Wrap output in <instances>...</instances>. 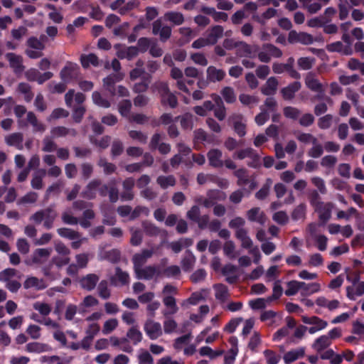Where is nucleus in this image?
Segmentation results:
<instances>
[{
    "mask_svg": "<svg viewBox=\"0 0 364 364\" xmlns=\"http://www.w3.org/2000/svg\"><path fill=\"white\" fill-rule=\"evenodd\" d=\"M305 353V347H299L298 348L292 349L284 355V361L286 364H290L299 358H304Z\"/></svg>",
    "mask_w": 364,
    "mask_h": 364,
    "instance_id": "obj_32",
    "label": "nucleus"
},
{
    "mask_svg": "<svg viewBox=\"0 0 364 364\" xmlns=\"http://www.w3.org/2000/svg\"><path fill=\"white\" fill-rule=\"evenodd\" d=\"M97 293L102 299H108L111 296V289L107 280H102L97 286Z\"/></svg>",
    "mask_w": 364,
    "mask_h": 364,
    "instance_id": "obj_62",
    "label": "nucleus"
},
{
    "mask_svg": "<svg viewBox=\"0 0 364 364\" xmlns=\"http://www.w3.org/2000/svg\"><path fill=\"white\" fill-rule=\"evenodd\" d=\"M57 232L60 237L72 240L79 239L81 237V234L79 232L68 228H58Z\"/></svg>",
    "mask_w": 364,
    "mask_h": 364,
    "instance_id": "obj_59",
    "label": "nucleus"
},
{
    "mask_svg": "<svg viewBox=\"0 0 364 364\" xmlns=\"http://www.w3.org/2000/svg\"><path fill=\"white\" fill-rule=\"evenodd\" d=\"M100 280V277L96 274H88L82 277L80 281L81 288L87 291H92Z\"/></svg>",
    "mask_w": 364,
    "mask_h": 364,
    "instance_id": "obj_27",
    "label": "nucleus"
},
{
    "mask_svg": "<svg viewBox=\"0 0 364 364\" xmlns=\"http://www.w3.org/2000/svg\"><path fill=\"white\" fill-rule=\"evenodd\" d=\"M46 174L45 170H40L33 175L31 181V186L33 189L41 190L43 187V177Z\"/></svg>",
    "mask_w": 364,
    "mask_h": 364,
    "instance_id": "obj_56",
    "label": "nucleus"
},
{
    "mask_svg": "<svg viewBox=\"0 0 364 364\" xmlns=\"http://www.w3.org/2000/svg\"><path fill=\"white\" fill-rule=\"evenodd\" d=\"M164 20L176 26H180L185 21L184 16L178 11H168L164 16Z\"/></svg>",
    "mask_w": 364,
    "mask_h": 364,
    "instance_id": "obj_42",
    "label": "nucleus"
},
{
    "mask_svg": "<svg viewBox=\"0 0 364 364\" xmlns=\"http://www.w3.org/2000/svg\"><path fill=\"white\" fill-rule=\"evenodd\" d=\"M4 141L9 146H14L18 150L23 149V134L21 132H13L5 136Z\"/></svg>",
    "mask_w": 364,
    "mask_h": 364,
    "instance_id": "obj_24",
    "label": "nucleus"
},
{
    "mask_svg": "<svg viewBox=\"0 0 364 364\" xmlns=\"http://www.w3.org/2000/svg\"><path fill=\"white\" fill-rule=\"evenodd\" d=\"M192 245L193 240L191 238H181L178 241L171 242L169 247L173 252L178 253L183 247H188Z\"/></svg>",
    "mask_w": 364,
    "mask_h": 364,
    "instance_id": "obj_45",
    "label": "nucleus"
},
{
    "mask_svg": "<svg viewBox=\"0 0 364 364\" xmlns=\"http://www.w3.org/2000/svg\"><path fill=\"white\" fill-rule=\"evenodd\" d=\"M80 61L82 66L84 68H87L90 65L97 66L99 65L98 57L94 53H90L88 55L82 54L80 58Z\"/></svg>",
    "mask_w": 364,
    "mask_h": 364,
    "instance_id": "obj_46",
    "label": "nucleus"
},
{
    "mask_svg": "<svg viewBox=\"0 0 364 364\" xmlns=\"http://www.w3.org/2000/svg\"><path fill=\"white\" fill-rule=\"evenodd\" d=\"M154 255L151 250L144 249L140 252L135 254L132 257L134 273L143 268L148 259L151 258Z\"/></svg>",
    "mask_w": 364,
    "mask_h": 364,
    "instance_id": "obj_14",
    "label": "nucleus"
},
{
    "mask_svg": "<svg viewBox=\"0 0 364 364\" xmlns=\"http://www.w3.org/2000/svg\"><path fill=\"white\" fill-rule=\"evenodd\" d=\"M272 183L273 181L272 178H266L262 188L255 193V198L260 200L265 199L269 195Z\"/></svg>",
    "mask_w": 364,
    "mask_h": 364,
    "instance_id": "obj_49",
    "label": "nucleus"
},
{
    "mask_svg": "<svg viewBox=\"0 0 364 364\" xmlns=\"http://www.w3.org/2000/svg\"><path fill=\"white\" fill-rule=\"evenodd\" d=\"M144 331L151 340H156L163 335L161 323L153 318H148L145 321Z\"/></svg>",
    "mask_w": 364,
    "mask_h": 364,
    "instance_id": "obj_10",
    "label": "nucleus"
},
{
    "mask_svg": "<svg viewBox=\"0 0 364 364\" xmlns=\"http://www.w3.org/2000/svg\"><path fill=\"white\" fill-rule=\"evenodd\" d=\"M307 205L304 203H301L296 205L291 213L293 220H304L306 218Z\"/></svg>",
    "mask_w": 364,
    "mask_h": 364,
    "instance_id": "obj_43",
    "label": "nucleus"
},
{
    "mask_svg": "<svg viewBox=\"0 0 364 364\" xmlns=\"http://www.w3.org/2000/svg\"><path fill=\"white\" fill-rule=\"evenodd\" d=\"M321 289V284L318 282L306 283L301 282V294L302 296H310L319 292Z\"/></svg>",
    "mask_w": 364,
    "mask_h": 364,
    "instance_id": "obj_36",
    "label": "nucleus"
},
{
    "mask_svg": "<svg viewBox=\"0 0 364 364\" xmlns=\"http://www.w3.org/2000/svg\"><path fill=\"white\" fill-rule=\"evenodd\" d=\"M206 293L207 291L205 289L193 292L188 299L183 301L182 305H196L199 302L204 301L205 299V294Z\"/></svg>",
    "mask_w": 364,
    "mask_h": 364,
    "instance_id": "obj_39",
    "label": "nucleus"
},
{
    "mask_svg": "<svg viewBox=\"0 0 364 364\" xmlns=\"http://www.w3.org/2000/svg\"><path fill=\"white\" fill-rule=\"evenodd\" d=\"M272 220L277 224L281 226H284L288 224L289 217L285 210H279L272 215Z\"/></svg>",
    "mask_w": 364,
    "mask_h": 364,
    "instance_id": "obj_63",
    "label": "nucleus"
},
{
    "mask_svg": "<svg viewBox=\"0 0 364 364\" xmlns=\"http://www.w3.org/2000/svg\"><path fill=\"white\" fill-rule=\"evenodd\" d=\"M58 217L57 211L53 207L41 209L30 217V220L36 225L43 223V227L50 230L53 227L54 222Z\"/></svg>",
    "mask_w": 364,
    "mask_h": 364,
    "instance_id": "obj_2",
    "label": "nucleus"
},
{
    "mask_svg": "<svg viewBox=\"0 0 364 364\" xmlns=\"http://www.w3.org/2000/svg\"><path fill=\"white\" fill-rule=\"evenodd\" d=\"M196 259L195 256L190 252L186 253L185 256L181 260V267L183 271L189 272L191 271L196 263Z\"/></svg>",
    "mask_w": 364,
    "mask_h": 364,
    "instance_id": "obj_57",
    "label": "nucleus"
},
{
    "mask_svg": "<svg viewBox=\"0 0 364 364\" xmlns=\"http://www.w3.org/2000/svg\"><path fill=\"white\" fill-rule=\"evenodd\" d=\"M334 205L331 202H323L314 208V211L318 213V218L323 223L327 222L331 218L332 210Z\"/></svg>",
    "mask_w": 364,
    "mask_h": 364,
    "instance_id": "obj_18",
    "label": "nucleus"
},
{
    "mask_svg": "<svg viewBox=\"0 0 364 364\" xmlns=\"http://www.w3.org/2000/svg\"><path fill=\"white\" fill-rule=\"evenodd\" d=\"M156 183L162 188L166 189L173 187L176 183V179L173 175L159 176L156 178Z\"/></svg>",
    "mask_w": 364,
    "mask_h": 364,
    "instance_id": "obj_48",
    "label": "nucleus"
},
{
    "mask_svg": "<svg viewBox=\"0 0 364 364\" xmlns=\"http://www.w3.org/2000/svg\"><path fill=\"white\" fill-rule=\"evenodd\" d=\"M279 86V81L275 77H270L262 87L261 92L264 95H273L276 93Z\"/></svg>",
    "mask_w": 364,
    "mask_h": 364,
    "instance_id": "obj_35",
    "label": "nucleus"
},
{
    "mask_svg": "<svg viewBox=\"0 0 364 364\" xmlns=\"http://www.w3.org/2000/svg\"><path fill=\"white\" fill-rule=\"evenodd\" d=\"M347 280L352 284L346 287V296L349 299L355 300L364 294V282L360 281V276L358 274L353 277L348 275Z\"/></svg>",
    "mask_w": 364,
    "mask_h": 364,
    "instance_id": "obj_6",
    "label": "nucleus"
},
{
    "mask_svg": "<svg viewBox=\"0 0 364 364\" xmlns=\"http://www.w3.org/2000/svg\"><path fill=\"white\" fill-rule=\"evenodd\" d=\"M53 76V74L51 72L41 73L35 68H31L25 73V77L27 80L30 82H37L40 85L50 80Z\"/></svg>",
    "mask_w": 364,
    "mask_h": 364,
    "instance_id": "obj_17",
    "label": "nucleus"
},
{
    "mask_svg": "<svg viewBox=\"0 0 364 364\" xmlns=\"http://www.w3.org/2000/svg\"><path fill=\"white\" fill-rule=\"evenodd\" d=\"M48 345L39 342H31L26 345L25 351L29 353H41L48 350Z\"/></svg>",
    "mask_w": 364,
    "mask_h": 364,
    "instance_id": "obj_50",
    "label": "nucleus"
},
{
    "mask_svg": "<svg viewBox=\"0 0 364 364\" xmlns=\"http://www.w3.org/2000/svg\"><path fill=\"white\" fill-rule=\"evenodd\" d=\"M152 33L154 35H159L160 40L163 42L166 41L171 36V28L169 26L164 25L161 18L154 21L152 24Z\"/></svg>",
    "mask_w": 364,
    "mask_h": 364,
    "instance_id": "obj_11",
    "label": "nucleus"
},
{
    "mask_svg": "<svg viewBox=\"0 0 364 364\" xmlns=\"http://www.w3.org/2000/svg\"><path fill=\"white\" fill-rule=\"evenodd\" d=\"M206 75L208 81L216 82L223 80L226 76V73L223 69L210 65L206 70Z\"/></svg>",
    "mask_w": 364,
    "mask_h": 364,
    "instance_id": "obj_26",
    "label": "nucleus"
},
{
    "mask_svg": "<svg viewBox=\"0 0 364 364\" xmlns=\"http://www.w3.org/2000/svg\"><path fill=\"white\" fill-rule=\"evenodd\" d=\"M23 288L26 289H34L36 291L43 290L48 287L43 279H39L36 277H28L23 282Z\"/></svg>",
    "mask_w": 364,
    "mask_h": 364,
    "instance_id": "obj_22",
    "label": "nucleus"
},
{
    "mask_svg": "<svg viewBox=\"0 0 364 364\" xmlns=\"http://www.w3.org/2000/svg\"><path fill=\"white\" fill-rule=\"evenodd\" d=\"M5 57L15 73H21L25 70L23 58L21 55L14 53H8Z\"/></svg>",
    "mask_w": 364,
    "mask_h": 364,
    "instance_id": "obj_19",
    "label": "nucleus"
},
{
    "mask_svg": "<svg viewBox=\"0 0 364 364\" xmlns=\"http://www.w3.org/2000/svg\"><path fill=\"white\" fill-rule=\"evenodd\" d=\"M181 271L178 266L171 265L164 269L161 268V277L176 278L181 275Z\"/></svg>",
    "mask_w": 364,
    "mask_h": 364,
    "instance_id": "obj_54",
    "label": "nucleus"
},
{
    "mask_svg": "<svg viewBox=\"0 0 364 364\" xmlns=\"http://www.w3.org/2000/svg\"><path fill=\"white\" fill-rule=\"evenodd\" d=\"M80 73L79 65L73 62L67 61L60 70L59 75L64 82H70L76 80Z\"/></svg>",
    "mask_w": 364,
    "mask_h": 364,
    "instance_id": "obj_7",
    "label": "nucleus"
},
{
    "mask_svg": "<svg viewBox=\"0 0 364 364\" xmlns=\"http://www.w3.org/2000/svg\"><path fill=\"white\" fill-rule=\"evenodd\" d=\"M332 343L329 340L326 334H323L318 337L313 343L312 348L318 353L328 348Z\"/></svg>",
    "mask_w": 364,
    "mask_h": 364,
    "instance_id": "obj_40",
    "label": "nucleus"
},
{
    "mask_svg": "<svg viewBox=\"0 0 364 364\" xmlns=\"http://www.w3.org/2000/svg\"><path fill=\"white\" fill-rule=\"evenodd\" d=\"M51 136L54 139L65 137L68 135L75 136L77 131L74 129H69L64 126L54 127L50 129Z\"/></svg>",
    "mask_w": 364,
    "mask_h": 364,
    "instance_id": "obj_34",
    "label": "nucleus"
},
{
    "mask_svg": "<svg viewBox=\"0 0 364 364\" xmlns=\"http://www.w3.org/2000/svg\"><path fill=\"white\" fill-rule=\"evenodd\" d=\"M326 49L329 52H338L346 55L352 53L351 48L349 46H343L341 41H337L327 45Z\"/></svg>",
    "mask_w": 364,
    "mask_h": 364,
    "instance_id": "obj_47",
    "label": "nucleus"
},
{
    "mask_svg": "<svg viewBox=\"0 0 364 364\" xmlns=\"http://www.w3.org/2000/svg\"><path fill=\"white\" fill-rule=\"evenodd\" d=\"M246 216L249 221L256 222L262 225L267 221V216L264 212L259 207H255L247 210Z\"/></svg>",
    "mask_w": 364,
    "mask_h": 364,
    "instance_id": "obj_23",
    "label": "nucleus"
},
{
    "mask_svg": "<svg viewBox=\"0 0 364 364\" xmlns=\"http://www.w3.org/2000/svg\"><path fill=\"white\" fill-rule=\"evenodd\" d=\"M119 326V321L115 318H111L105 321L102 326V332L104 335H108L114 331Z\"/></svg>",
    "mask_w": 364,
    "mask_h": 364,
    "instance_id": "obj_64",
    "label": "nucleus"
},
{
    "mask_svg": "<svg viewBox=\"0 0 364 364\" xmlns=\"http://www.w3.org/2000/svg\"><path fill=\"white\" fill-rule=\"evenodd\" d=\"M209 165L215 168L223 167V152L218 149H211L207 153Z\"/></svg>",
    "mask_w": 364,
    "mask_h": 364,
    "instance_id": "obj_21",
    "label": "nucleus"
},
{
    "mask_svg": "<svg viewBox=\"0 0 364 364\" xmlns=\"http://www.w3.org/2000/svg\"><path fill=\"white\" fill-rule=\"evenodd\" d=\"M114 48L117 50V55L120 59L127 58L131 60L138 55V48L135 46L125 48L117 44L114 46Z\"/></svg>",
    "mask_w": 364,
    "mask_h": 364,
    "instance_id": "obj_25",
    "label": "nucleus"
},
{
    "mask_svg": "<svg viewBox=\"0 0 364 364\" xmlns=\"http://www.w3.org/2000/svg\"><path fill=\"white\" fill-rule=\"evenodd\" d=\"M304 82L306 87L314 92L323 93L325 90L323 85L314 73H308L304 77Z\"/></svg>",
    "mask_w": 364,
    "mask_h": 364,
    "instance_id": "obj_16",
    "label": "nucleus"
},
{
    "mask_svg": "<svg viewBox=\"0 0 364 364\" xmlns=\"http://www.w3.org/2000/svg\"><path fill=\"white\" fill-rule=\"evenodd\" d=\"M16 92L23 96L26 102H31L34 97L33 87L27 82H19L16 87Z\"/></svg>",
    "mask_w": 364,
    "mask_h": 364,
    "instance_id": "obj_29",
    "label": "nucleus"
},
{
    "mask_svg": "<svg viewBox=\"0 0 364 364\" xmlns=\"http://www.w3.org/2000/svg\"><path fill=\"white\" fill-rule=\"evenodd\" d=\"M315 304L321 308H326L332 311L340 307L341 303L337 299L328 300L325 296H321L316 299Z\"/></svg>",
    "mask_w": 364,
    "mask_h": 364,
    "instance_id": "obj_33",
    "label": "nucleus"
},
{
    "mask_svg": "<svg viewBox=\"0 0 364 364\" xmlns=\"http://www.w3.org/2000/svg\"><path fill=\"white\" fill-rule=\"evenodd\" d=\"M123 78V75L121 73L112 74L103 79V86L105 89L108 91L111 95H115L114 84Z\"/></svg>",
    "mask_w": 364,
    "mask_h": 364,
    "instance_id": "obj_28",
    "label": "nucleus"
},
{
    "mask_svg": "<svg viewBox=\"0 0 364 364\" xmlns=\"http://www.w3.org/2000/svg\"><path fill=\"white\" fill-rule=\"evenodd\" d=\"M171 77L176 80V86L181 92L190 94V90L188 88L186 80L183 78V74L181 69L176 67L172 68L170 73Z\"/></svg>",
    "mask_w": 364,
    "mask_h": 364,
    "instance_id": "obj_20",
    "label": "nucleus"
},
{
    "mask_svg": "<svg viewBox=\"0 0 364 364\" xmlns=\"http://www.w3.org/2000/svg\"><path fill=\"white\" fill-rule=\"evenodd\" d=\"M224 32V28L222 26H213L208 30L207 38L210 45L215 44L218 39L222 38Z\"/></svg>",
    "mask_w": 364,
    "mask_h": 364,
    "instance_id": "obj_37",
    "label": "nucleus"
},
{
    "mask_svg": "<svg viewBox=\"0 0 364 364\" xmlns=\"http://www.w3.org/2000/svg\"><path fill=\"white\" fill-rule=\"evenodd\" d=\"M48 38L45 35H41L39 38L31 37L27 40L26 44L28 48L43 50L46 48L45 43Z\"/></svg>",
    "mask_w": 364,
    "mask_h": 364,
    "instance_id": "obj_38",
    "label": "nucleus"
},
{
    "mask_svg": "<svg viewBox=\"0 0 364 364\" xmlns=\"http://www.w3.org/2000/svg\"><path fill=\"white\" fill-rule=\"evenodd\" d=\"M301 321L304 323L311 326L308 329L310 334H314L316 332L326 329L328 324L327 321L317 316H302Z\"/></svg>",
    "mask_w": 364,
    "mask_h": 364,
    "instance_id": "obj_9",
    "label": "nucleus"
},
{
    "mask_svg": "<svg viewBox=\"0 0 364 364\" xmlns=\"http://www.w3.org/2000/svg\"><path fill=\"white\" fill-rule=\"evenodd\" d=\"M97 191L101 196L105 197L107 195V187L106 184L102 183L101 180L95 178L87 184L81 196L84 198L92 200L96 198Z\"/></svg>",
    "mask_w": 364,
    "mask_h": 364,
    "instance_id": "obj_3",
    "label": "nucleus"
},
{
    "mask_svg": "<svg viewBox=\"0 0 364 364\" xmlns=\"http://www.w3.org/2000/svg\"><path fill=\"white\" fill-rule=\"evenodd\" d=\"M230 126L240 137H243L247 133L246 119L240 113H232L228 119Z\"/></svg>",
    "mask_w": 364,
    "mask_h": 364,
    "instance_id": "obj_8",
    "label": "nucleus"
},
{
    "mask_svg": "<svg viewBox=\"0 0 364 364\" xmlns=\"http://www.w3.org/2000/svg\"><path fill=\"white\" fill-rule=\"evenodd\" d=\"M225 198V193L218 189H209L206 192V197H197L195 202L208 208L215 205L218 201L224 200Z\"/></svg>",
    "mask_w": 364,
    "mask_h": 364,
    "instance_id": "obj_4",
    "label": "nucleus"
},
{
    "mask_svg": "<svg viewBox=\"0 0 364 364\" xmlns=\"http://www.w3.org/2000/svg\"><path fill=\"white\" fill-rule=\"evenodd\" d=\"M86 96L82 92H76L75 90H69L65 95V102L68 107L83 105Z\"/></svg>",
    "mask_w": 364,
    "mask_h": 364,
    "instance_id": "obj_15",
    "label": "nucleus"
},
{
    "mask_svg": "<svg viewBox=\"0 0 364 364\" xmlns=\"http://www.w3.org/2000/svg\"><path fill=\"white\" fill-rule=\"evenodd\" d=\"M299 291L301 292L300 281L291 280L287 282L284 293L287 296H294Z\"/></svg>",
    "mask_w": 364,
    "mask_h": 364,
    "instance_id": "obj_58",
    "label": "nucleus"
},
{
    "mask_svg": "<svg viewBox=\"0 0 364 364\" xmlns=\"http://www.w3.org/2000/svg\"><path fill=\"white\" fill-rule=\"evenodd\" d=\"M236 49V53L240 57L252 58L255 55V51L252 46L245 42L239 41Z\"/></svg>",
    "mask_w": 364,
    "mask_h": 364,
    "instance_id": "obj_41",
    "label": "nucleus"
},
{
    "mask_svg": "<svg viewBox=\"0 0 364 364\" xmlns=\"http://www.w3.org/2000/svg\"><path fill=\"white\" fill-rule=\"evenodd\" d=\"M162 302L164 306L161 314L164 317H170L179 311L176 296L178 294V289L172 284H166L161 290Z\"/></svg>",
    "mask_w": 364,
    "mask_h": 364,
    "instance_id": "obj_1",
    "label": "nucleus"
},
{
    "mask_svg": "<svg viewBox=\"0 0 364 364\" xmlns=\"http://www.w3.org/2000/svg\"><path fill=\"white\" fill-rule=\"evenodd\" d=\"M138 279L150 280L161 277V267L149 265L135 273Z\"/></svg>",
    "mask_w": 364,
    "mask_h": 364,
    "instance_id": "obj_13",
    "label": "nucleus"
},
{
    "mask_svg": "<svg viewBox=\"0 0 364 364\" xmlns=\"http://www.w3.org/2000/svg\"><path fill=\"white\" fill-rule=\"evenodd\" d=\"M213 288L215 291V297L220 303L223 304L227 301L230 297V294L226 285L221 283L215 284Z\"/></svg>",
    "mask_w": 364,
    "mask_h": 364,
    "instance_id": "obj_31",
    "label": "nucleus"
},
{
    "mask_svg": "<svg viewBox=\"0 0 364 364\" xmlns=\"http://www.w3.org/2000/svg\"><path fill=\"white\" fill-rule=\"evenodd\" d=\"M144 233L149 237H156L160 234L161 230L154 223L145 220L141 223Z\"/></svg>",
    "mask_w": 364,
    "mask_h": 364,
    "instance_id": "obj_51",
    "label": "nucleus"
},
{
    "mask_svg": "<svg viewBox=\"0 0 364 364\" xmlns=\"http://www.w3.org/2000/svg\"><path fill=\"white\" fill-rule=\"evenodd\" d=\"M220 94L227 103L232 104L236 102V95L232 87L225 86L223 87Z\"/></svg>",
    "mask_w": 364,
    "mask_h": 364,
    "instance_id": "obj_61",
    "label": "nucleus"
},
{
    "mask_svg": "<svg viewBox=\"0 0 364 364\" xmlns=\"http://www.w3.org/2000/svg\"><path fill=\"white\" fill-rule=\"evenodd\" d=\"M233 175L237 178V184L239 186H244L250 183L247 170L244 168L235 170Z\"/></svg>",
    "mask_w": 364,
    "mask_h": 364,
    "instance_id": "obj_53",
    "label": "nucleus"
},
{
    "mask_svg": "<svg viewBox=\"0 0 364 364\" xmlns=\"http://www.w3.org/2000/svg\"><path fill=\"white\" fill-rule=\"evenodd\" d=\"M51 250L47 248H40L35 250L32 260L36 264H43L50 257Z\"/></svg>",
    "mask_w": 364,
    "mask_h": 364,
    "instance_id": "obj_44",
    "label": "nucleus"
},
{
    "mask_svg": "<svg viewBox=\"0 0 364 364\" xmlns=\"http://www.w3.org/2000/svg\"><path fill=\"white\" fill-rule=\"evenodd\" d=\"M301 87V84L299 81H295L290 83L287 87H283L280 92L284 100H292L296 92H297Z\"/></svg>",
    "mask_w": 364,
    "mask_h": 364,
    "instance_id": "obj_30",
    "label": "nucleus"
},
{
    "mask_svg": "<svg viewBox=\"0 0 364 364\" xmlns=\"http://www.w3.org/2000/svg\"><path fill=\"white\" fill-rule=\"evenodd\" d=\"M135 183V180L132 177H127L122 181V191L120 194L122 200L130 201L134 198L135 193L134 188Z\"/></svg>",
    "mask_w": 364,
    "mask_h": 364,
    "instance_id": "obj_12",
    "label": "nucleus"
},
{
    "mask_svg": "<svg viewBox=\"0 0 364 364\" xmlns=\"http://www.w3.org/2000/svg\"><path fill=\"white\" fill-rule=\"evenodd\" d=\"M69 116V112L62 107L54 109L47 117V121L49 122H55L60 119L67 118Z\"/></svg>",
    "mask_w": 364,
    "mask_h": 364,
    "instance_id": "obj_52",
    "label": "nucleus"
},
{
    "mask_svg": "<svg viewBox=\"0 0 364 364\" xmlns=\"http://www.w3.org/2000/svg\"><path fill=\"white\" fill-rule=\"evenodd\" d=\"M163 330L166 334H171L177 331L178 327L177 321L172 317H164Z\"/></svg>",
    "mask_w": 364,
    "mask_h": 364,
    "instance_id": "obj_55",
    "label": "nucleus"
},
{
    "mask_svg": "<svg viewBox=\"0 0 364 364\" xmlns=\"http://www.w3.org/2000/svg\"><path fill=\"white\" fill-rule=\"evenodd\" d=\"M31 126L34 132L43 133L46 129V125L41 122L33 111H28L26 113V118L18 122L20 128H26Z\"/></svg>",
    "mask_w": 364,
    "mask_h": 364,
    "instance_id": "obj_5",
    "label": "nucleus"
},
{
    "mask_svg": "<svg viewBox=\"0 0 364 364\" xmlns=\"http://www.w3.org/2000/svg\"><path fill=\"white\" fill-rule=\"evenodd\" d=\"M107 187V194L109 199L111 203H116L119 200V191L117 188V181L112 180L108 184H106Z\"/></svg>",
    "mask_w": 364,
    "mask_h": 364,
    "instance_id": "obj_60",
    "label": "nucleus"
}]
</instances>
